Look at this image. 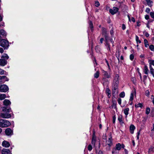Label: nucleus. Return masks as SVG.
I'll return each instance as SVG.
<instances>
[{"label":"nucleus","mask_w":154,"mask_h":154,"mask_svg":"<svg viewBox=\"0 0 154 154\" xmlns=\"http://www.w3.org/2000/svg\"><path fill=\"white\" fill-rule=\"evenodd\" d=\"M119 80V75L118 74H115L113 77L112 85V91L113 94H116L118 93Z\"/></svg>","instance_id":"1"},{"label":"nucleus","mask_w":154,"mask_h":154,"mask_svg":"<svg viewBox=\"0 0 154 154\" xmlns=\"http://www.w3.org/2000/svg\"><path fill=\"white\" fill-rule=\"evenodd\" d=\"M102 34L105 37V46L108 51L111 52L110 45L109 42L108 33L107 32L106 29L104 28H102Z\"/></svg>","instance_id":"2"},{"label":"nucleus","mask_w":154,"mask_h":154,"mask_svg":"<svg viewBox=\"0 0 154 154\" xmlns=\"http://www.w3.org/2000/svg\"><path fill=\"white\" fill-rule=\"evenodd\" d=\"M2 111L3 113L0 114V116L3 118L8 119L11 117V115L9 112H11V108H9L7 109L5 107L2 108Z\"/></svg>","instance_id":"3"},{"label":"nucleus","mask_w":154,"mask_h":154,"mask_svg":"<svg viewBox=\"0 0 154 154\" xmlns=\"http://www.w3.org/2000/svg\"><path fill=\"white\" fill-rule=\"evenodd\" d=\"M9 57L6 54H4L2 56L1 59H0V65L4 66L7 63V60Z\"/></svg>","instance_id":"4"},{"label":"nucleus","mask_w":154,"mask_h":154,"mask_svg":"<svg viewBox=\"0 0 154 154\" xmlns=\"http://www.w3.org/2000/svg\"><path fill=\"white\" fill-rule=\"evenodd\" d=\"M11 125V123L6 120L0 119V127L2 128L6 127Z\"/></svg>","instance_id":"5"},{"label":"nucleus","mask_w":154,"mask_h":154,"mask_svg":"<svg viewBox=\"0 0 154 154\" xmlns=\"http://www.w3.org/2000/svg\"><path fill=\"white\" fill-rule=\"evenodd\" d=\"M0 46L7 49L9 46V42L6 39H1L0 40Z\"/></svg>","instance_id":"6"},{"label":"nucleus","mask_w":154,"mask_h":154,"mask_svg":"<svg viewBox=\"0 0 154 154\" xmlns=\"http://www.w3.org/2000/svg\"><path fill=\"white\" fill-rule=\"evenodd\" d=\"M125 145L123 144H121L119 143H117L116 145V147L114 148L112 151V154H114L116 150H121L122 148H124L125 147Z\"/></svg>","instance_id":"7"},{"label":"nucleus","mask_w":154,"mask_h":154,"mask_svg":"<svg viewBox=\"0 0 154 154\" xmlns=\"http://www.w3.org/2000/svg\"><path fill=\"white\" fill-rule=\"evenodd\" d=\"M102 75L103 76V80L105 81H106V79L110 78L111 77V75L109 74L108 72L104 70H102Z\"/></svg>","instance_id":"8"},{"label":"nucleus","mask_w":154,"mask_h":154,"mask_svg":"<svg viewBox=\"0 0 154 154\" xmlns=\"http://www.w3.org/2000/svg\"><path fill=\"white\" fill-rule=\"evenodd\" d=\"M8 90V86L5 85H2L0 86V91L1 92H6Z\"/></svg>","instance_id":"9"},{"label":"nucleus","mask_w":154,"mask_h":154,"mask_svg":"<svg viewBox=\"0 0 154 154\" xmlns=\"http://www.w3.org/2000/svg\"><path fill=\"white\" fill-rule=\"evenodd\" d=\"M118 8L113 7L112 9H110L109 10L110 13L112 15L116 14L119 11Z\"/></svg>","instance_id":"10"},{"label":"nucleus","mask_w":154,"mask_h":154,"mask_svg":"<svg viewBox=\"0 0 154 154\" xmlns=\"http://www.w3.org/2000/svg\"><path fill=\"white\" fill-rule=\"evenodd\" d=\"M5 133L8 136H11L13 134V131L10 128H7L5 130Z\"/></svg>","instance_id":"11"},{"label":"nucleus","mask_w":154,"mask_h":154,"mask_svg":"<svg viewBox=\"0 0 154 154\" xmlns=\"http://www.w3.org/2000/svg\"><path fill=\"white\" fill-rule=\"evenodd\" d=\"M8 79L5 76H0V83H4L6 81H8Z\"/></svg>","instance_id":"12"},{"label":"nucleus","mask_w":154,"mask_h":154,"mask_svg":"<svg viewBox=\"0 0 154 154\" xmlns=\"http://www.w3.org/2000/svg\"><path fill=\"white\" fill-rule=\"evenodd\" d=\"M2 154H10L11 151L8 149H3L1 151Z\"/></svg>","instance_id":"13"},{"label":"nucleus","mask_w":154,"mask_h":154,"mask_svg":"<svg viewBox=\"0 0 154 154\" xmlns=\"http://www.w3.org/2000/svg\"><path fill=\"white\" fill-rule=\"evenodd\" d=\"M2 146L5 147H8L10 146L9 143L5 140L2 142Z\"/></svg>","instance_id":"14"},{"label":"nucleus","mask_w":154,"mask_h":154,"mask_svg":"<svg viewBox=\"0 0 154 154\" xmlns=\"http://www.w3.org/2000/svg\"><path fill=\"white\" fill-rule=\"evenodd\" d=\"M135 129V127L133 125H131L130 126V131L131 134H133L134 133V131Z\"/></svg>","instance_id":"15"},{"label":"nucleus","mask_w":154,"mask_h":154,"mask_svg":"<svg viewBox=\"0 0 154 154\" xmlns=\"http://www.w3.org/2000/svg\"><path fill=\"white\" fill-rule=\"evenodd\" d=\"M143 72L146 75H148L149 73V70L147 66L146 65H145L144 66L143 69Z\"/></svg>","instance_id":"16"},{"label":"nucleus","mask_w":154,"mask_h":154,"mask_svg":"<svg viewBox=\"0 0 154 154\" xmlns=\"http://www.w3.org/2000/svg\"><path fill=\"white\" fill-rule=\"evenodd\" d=\"M112 138L111 137L109 138L108 140L106 141L107 144L109 146H111L112 145Z\"/></svg>","instance_id":"17"},{"label":"nucleus","mask_w":154,"mask_h":154,"mask_svg":"<svg viewBox=\"0 0 154 154\" xmlns=\"http://www.w3.org/2000/svg\"><path fill=\"white\" fill-rule=\"evenodd\" d=\"M3 104L5 105L8 106L11 104V102L8 100L5 99L3 101Z\"/></svg>","instance_id":"18"},{"label":"nucleus","mask_w":154,"mask_h":154,"mask_svg":"<svg viewBox=\"0 0 154 154\" xmlns=\"http://www.w3.org/2000/svg\"><path fill=\"white\" fill-rule=\"evenodd\" d=\"M147 5L149 7H151L152 6L153 2L151 0H145Z\"/></svg>","instance_id":"19"},{"label":"nucleus","mask_w":154,"mask_h":154,"mask_svg":"<svg viewBox=\"0 0 154 154\" xmlns=\"http://www.w3.org/2000/svg\"><path fill=\"white\" fill-rule=\"evenodd\" d=\"M150 72L151 74L152 75L154 78V69L153 68L152 66L151 65H149Z\"/></svg>","instance_id":"20"},{"label":"nucleus","mask_w":154,"mask_h":154,"mask_svg":"<svg viewBox=\"0 0 154 154\" xmlns=\"http://www.w3.org/2000/svg\"><path fill=\"white\" fill-rule=\"evenodd\" d=\"M89 27L91 29V31H93V26L92 22L90 21L89 22Z\"/></svg>","instance_id":"21"},{"label":"nucleus","mask_w":154,"mask_h":154,"mask_svg":"<svg viewBox=\"0 0 154 154\" xmlns=\"http://www.w3.org/2000/svg\"><path fill=\"white\" fill-rule=\"evenodd\" d=\"M0 33L1 34V35L4 36H6L7 35L6 32L3 29H1L0 30Z\"/></svg>","instance_id":"22"},{"label":"nucleus","mask_w":154,"mask_h":154,"mask_svg":"<svg viewBox=\"0 0 154 154\" xmlns=\"http://www.w3.org/2000/svg\"><path fill=\"white\" fill-rule=\"evenodd\" d=\"M122 116L121 115H119L118 116V120L119 121V122L121 124H122L123 123L122 121Z\"/></svg>","instance_id":"23"},{"label":"nucleus","mask_w":154,"mask_h":154,"mask_svg":"<svg viewBox=\"0 0 154 154\" xmlns=\"http://www.w3.org/2000/svg\"><path fill=\"white\" fill-rule=\"evenodd\" d=\"M129 111V109L128 108H127L124 110V113L126 115V117L128 114V111Z\"/></svg>","instance_id":"24"},{"label":"nucleus","mask_w":154,"mask_h":154,"mask_svg":"<svg viewBox=\"0 0 154 154\" xmlns=\"http://www.w3.org/2000/svg\"><path fill=\"white\" fill-rule=\"evenodd\" d=\"M154 147L153 146H151L149 149L148 152L150 154H152V153L154 152L153 151Z\"/></svg>","instance_id":"25"},{"label":"nucleus","mask_w":154,"mask_h":154,"mask_svg":"<svg viewBox=\"0 0 154 154\" xmlns=\"http://www.w3.org/2000/svg\"><path fill=\"white\" fill-rule=\"evenodd\" d=\"M95 142H96V138H95V137L94 136V135L93 134V137H92V138L91 143L93 145H95Z\"/></svg>","instance_id":"26"},{"label":"nucleus","mask_w":154,"mask_h":154,"mask_svg":"<svg viewBox=\"0 0 154 154\" xmlns=\"http://www.w3.org/2000/svg\"><path fill=\"white\" fill-rule=\"evenodd\" d=\"M143 106V104L141 103H140L137 104H136L135 105V107L136 108L140 107L142 108Z\"/></svg>","instance_id":"27"},{"label":"nucleus","mask_w":154,"mask_h":154,"mask_svg":"<svg viewBox=\"0 0 154 154\" xmlns=\"http://www.w3.org/2000/svg\"><path fill=\"white\" fill-rule=\"evenodd\" d=\"M6 97V95L5 94H0V100H4Z\"/></svg>","instance_id":"28"},{"label":"nucleus","mask_w":154,"mask_h":154,"mask_svg":"<svg viewBox=\"0 0 154 154\" xmlns=\"http://www.w3.org/2000/svg\"><path fill=\"white\" fill-rule=\"evenodd\" d=\"M100 73L98 71H97V72L94 74V76L95 78H98L99 76Z\"/></svg>","instance_id":"29"},{"label":"nucleus","mask_w":154,"mask_h":154,"mask_svg":"<svg viewBox=\"0 0 154 154\" xmlns=\"http://www.w3.org/2000/svg\"><path fill=\"white\" fill-rule=\"evenodd\" d=\"M148 62L149 63V65L152 66V65L154 66V60H149Z\"/></svg>","instance_id":"30"},{"label":"nucleus","mask_w":154,"mask_h":154,"mask_svg":"<svg viewBox=\"0 0 154 154\" xmlns=\"http://www.w3.org/2000/svg\"><path fill=\"white\" fill-rule=\"evenodd\" d=\"M144 42L145 47L146 48L147 47L149 46V44L147 40L146 39H145L144 40Z\"/></svg>","instance_id":"31"},{"label":"nucleus","mask_w":154,"mask_h":154,"mask_svg":"<svg viewBox=\"0 0 154 154\" xmlns=\"http://www.w3.org/2000/svg\"><path fill=\"white\" fill-rule=\"evenodd\" d=\"M136 41L137 44L140 43L141 42V41L139 39V37L136 35Z\"/></svg>","instance_id":"32"},{"label":"nucleus","mask_w":154,"mask_h":154,"mask_svg":"<svg viewBox=\"0 0 154 154\" xmlns=\"http://www.w3.org/2000/svg\"><path fill=\"white\" fill-rule=\"evenodd\" d=\"M134 98V93L132 92L131 93L130 96V98L129 99L130 101H132Z\"/></svg>","instance_id":"33"},{"label":"nucleus","mask_w":154,"mask_h":154,"mask_svg":"<svg viewBox=\"0 0 154 154\" xmlns=\"http://www.w3.org/2000/svg\"><path fill=\"white\" fill-rule=\"evenodd\" d=\"M150 109L149 107H147L146 110V113L147 115H148L150 113Z\"/></svg>","instance_id":"34"},{"label":"nucleus","mask_w":154,"mask_h":154,"mask_svg":"<svg viewBox=\"0 0 154 154\" xmlns=\"http://www.w3.org/2000/svg\"><path fill=\"white\" fill-rule=\"evenodd\" d=\"M125 94L124 92H122L120 94L119 96L123 98L125 97Z\"/></svg>","instance_id":"35"},{"label":"nucleus","mask_w":154,"mask_h":154,"mask_svg":"<svg viewBox=\"0 0 154 154\" xmlns=\"http://www.w3.org/2000/svg\"><path fill=\"white\" fill-rule=\"evenodd\" d=\"M150 49L152 51H154V46L153 45H150L149 46Z\"/></svg>","instance_id":"36"},{"label":"nucleus","mask_w":154,"mask_h":154,"mask_svg":"<svg viewBox=\"0 0 154 154\" xmlns=\"http://www.w3.org/2000/svg\"><path fill=\"white\" fill-rule=\"evenodd\" d=\"M109 42H110L112 44V46H114V45H113V43H114V42L113 41V39L112 38H109Z\"/></svg>","instance_id":"37"},{"label":"nucleus","mask_w":154,"mask_h":154,"mask_svg":"<svg viewBox=\"0 0 154 154\" xmlns=\"http://www.w3.org/2000/svg\"><path fill=\"white\" fill-rule=\"evenodd\" d=\"M134 57V55L133 54H131L130 56V59L131 60H133Z\"/></svg>","instance_id":"38"},{"label":"nucleus","mask_w":154,"mask_h":154,"mask_svg":"<svg viewBox=\"0 0 154 154\" xmlns=\"http://www.w3.org/2000/svg\"><path fill=\"white\" fill-rule=\"evenodd\" d=\"M95 4V6L96 7H98L100 5V4L98 1H96Z\"/></svg>","instance_id":"39"},{"label":"nucleus","mask_w":154,"mask_h":154,"mask_svg":"<svg viewBox=\"0 0 154 154\" xmlns=\"http://www.w3.org/2000/svg\"><path fill=\"white\" fill-rule=\"evenodd\" d=\"M150 15L152 18H154V12H151L150 13Z\"/></svg>","instance_id":"40"},{"label":"nucleus","mask_w":154,"mask_h":154,"mask_svg":"<svg viewBox=\"0 0 154 154\" xmlns=\"http://www.w3.org/2000/svg\"><path fill=\"white\" fill-rule=\"evenodd\" d=\"M92 149V146L91 145H89L88 147V149L89 151H91Z\"/></svg>","instance_id":"41"},{"label":"nucleus","mask_w":154,"mask_h":154,"mask_svg":"<svg viewBox=\"0 0 154 154\" xmlns=\"http://www.w3.org/2000/svg\"><path fill=\"white\" fill-rule=\"evenodd\" d=\"M5 71L0 69V74L3 75L4 74Z\"/></svg>","instance_id":"42"},{"label":"nucleus","mask_w":154,"mask_h":154,"mask_svg":"<svg viewBox=\"0 0 154 154\" xmlns=\"http://www.w3.org/2000/svg\"><path fill=\"white\" fill-rule=\"evenodd\" d=\"M145 95L147 96H149V91L146 90L145 91Z\"/></svg>","instance_id":"43"},{"label":"nucleus","mask_w":154,"mask_h":154,"mask_svg":"<svg viewBox=\"0 0 154 154\" xmlns=\"http://www.w3.org/2000/svg\"><path fill=\"white\" fill-rule=\"evenodd\" d=\"M110 91L109 89V88H107L106 89V92L108 94V96H109V95L110 94Z\"/></svg>","instance_id":"44"},{"label":"nucleus","mask_w":154,"mask_h":154,"mask_svg":"<svg viewBox=\"0 0 154 154\" xmlns=\"http://www.w3.org/2000/svg\"><path fill=\"white\" fill-rule=\"evenodd\" d=\"M117 101H118V103H119V104L120 105H121V103H122L121 99L120 98H119L118 99Z\"/></svg>","instance_id":"45"},{"label":"nucleus","mask_w":154,"mask_h":154,"mask_svg":"<svg viewBox=\"0 0 154 154\" xmlns=\"http://www.w3.org/2000/svg\"><path fill=\"white\" fill-rule=\"evenodd\" d=\"M150 9L149 8H147L146 9V12L147 13H149V12H150Z\"/></svg>","instance_id":"46"},{"label":"nucleus","mask_w":154,"mask_h":154,"mask_svg":"<svg viewBox=\"0 0 154 154\" xmlns=\"http://www.w3.org/2000/svg\"><path fill=\"white\" fill-rule=\"evenodd\" d=\"M145 18L146 20H148L149 19V15H146L145 16Z\"/></svg>","instance_id":"47"},{"label":"nucleus","mask_w":154,"mask_h":154,"mask_svg":"<svg viewBox=\"0 0 154 154\" xmlns=\"http://www.w3.org/2000/svg\"><path fill=\"white\" fill-rule=\"evenodd\" d=\"M2 20V17L1 15H0V21H1ZM4 23H3V24H0V27L1 26H3V24H4Z\"/></svg>","instance_id":"48"},{"label":"nucleus","mask_w":154,"mask_h":154,"mask_svg":"<svg viewBox=\"0 0 154 154\" xmlns=\"http://www.w3.org/2000/svg\"><path fill=\"white\" fill-rule=\"evenodd\" d=\"M137 140H138L139 139V135H140V131L138 132L137 133Z\"/></svg>","instance_id":"49"},{"label":"nucleus","mask_w":154,"mask_h":154,"mask_svg":"<svg viewBox=\"0 0 154 154\" xmlns=\"http://www.w3.org/2000/svg\"><path fill=\"white\" fill-rule=\"evenodd\" d=\"M125 28H126V26H125V24H122V29L125 30Z\"/></svg>","instance_id":"50"},{"label":"nucleus","mask_w":154,"mask_h":154,"mask_svg":"<svg viewBox=\"0 0 154 154\" xmlns=\"http://www.w3.org/2000/svg\"><path fill=\"white\" fill-rule=\"evenodd\" d=\"M145 35L147 37H148L149 35V33L148 32H145Z\"/></svg>","instance_id":"51"},{"label":"nucleus","mask_w":154,"mask_h":154,"mask_svg":"<svg viewBox=\"0 0 154 154\" xmlns=\"http://www.w3.org/2000/svg\"><path fill=\"white\" fill-rule=\"evenodd\" d=\"M4 52V50L2 48H0V53H3Z\"/></svg>","instance_id":"52"},{"label":"nucleus","mask_w":154,"mask_h":154,"mask_svg":"<svg viewBox=\"0 0 154 154\" xmlns=\"http://www.w3.org/2000/svg\"><path fill=\"white\" fill-rule=\"evenodd\" d=\"M116 120V117L115 116H113V123H114L115 122Z\"/></svg>","instance_id":"53"},{"label":"nucleus","mask_w":154,"mask_h":154,"mask_svg":"<svg viewBox=\"0 0 154 154\" xmlns=\"http://www.w3.org/2000/svg\"><path fill=\"white\" fill-rule=\"evenodd\" d=\"M131 20L132 22H135V19L133 17H132L131 18Z\"/></svg>","instance_id":"54"},{"label":"nucleus","mask_w":154,"mask_h":154,"mask_svg":"<svg viewBox=\"0 0 154 154\" xmlns=\"http://www.w3.org/2000/svg\"><path fill=\"white\" fill-rule=\"evenodd\" d=\"M113 33V31L112 29H111L110 31V34L111 35H112Z\"/></svg>","instance_id":"55"},{"label":"nucleus","mask_w":154,"mask_h":154,"mask_svg":"<svg viewBox=\"0 0 154 154\" xmlns=\"http://www.w3.org/2000/svg\"><path fill=\"white\" fill-rule=\"evenodd\" d=\"M124 151L125 154H128V151L126 149H124Z\"/></svg>","instance_id":"56"},{"label":"nucleus","mask_w":154,"mask_h":154,"mask_svg":"<svg viewBox=\"0 0 154 154\" xmlns=\"http://www.w3.org/2000/svg\"><path fill=\"white\" fill-rule=\"evenodd\" d=\"M103 40H104V39L103 38H101L100 40V42L101 43H102Z\"/></svg>","instance_id":"57"},{"label":"nucleus","mask_w":154,"mask_h":154,"mask_svg":"<svg viewBox=\"0 0 154 154\" xmlns=\"http://www.w3.org/2000/svg\"><path fill=\"white\" fill-rule=\"evenodd\" d=\"M106 63L107 64V65L109 68V63H108V61L107 60H106Z\"/></svg>","instance_id":"58"},{"label":"nucleus","mask_w":154,"mask_h":154,"mask_svg":"<svg viewBox=\"0 0 154 154\" xmlns=\"http://www.w3.org/2000/svg\"><path fill=\"white\" fill-rule=\"evenodd\" d=\"M140 57L141 58H144V54H141L140 55Z\"/></svg>","instance_id":"59"},{"label":"nucleus","mask_w":154,"mask_h":154,"mask_svg":"<svg viewBox=\"0 0 154 154\" xmlns=\"http://www.w3.org/2000/svg\"><path fill=\"white\" fill-rule=\"evenodd\" d=\"M98 154H103V152L101 150H99L98 152Z\"/></svg>","instance_id":"60"},{"label":"nucleus","mask_w":154,"mask_h":154,"mask_svg":"<svg viewBox=\"0 0 154 154\" xmlns=\"http://www.w3.org/2000/svg\"><path fill=\"white\" fill-rule=\"evenodd\" d=\"M94 64H95V63L96 64V65H97V63L96 62V61L95 59H94Z\"/></svg>","instance_id":"61"},{"label":"nucleus","mask_w":154,"mask_h":154,"mask_svg":"<svg viewBox=\"0 0 154 154\" xmlns=\"http://www.w3.org/2000/svg\"><path fill=\"white\" fill-rule=\"evenodd\" d=\"M132 143H133V145L134 146L135 145V142L134 140H132Z\"/></svg>","instance_id":"62"},{"label":"nucleus","mask_w":154,"mask_h":154,"mask_svg":"<svg viewBox=\"0 0 154 154\" xmlns=\"http://www.w3.org/2000/svg\"><path fill=\"white\" fill-rule=\"evenodd\" d=\"M128 18L129 20L130 21H131V20H130V16L129 15H128Z\"/></svg>","instance_id":"63"},{"label":"nucleus","mask_w":154,"mask_h":154,"mask_svg":"<svg viewBox=\"0 0 154 154\" xmlns=\"http://www.w3.org/2000/svg\"><path fill=\"white\" fill-rule=\"evenodd\" d=\"M152 131H154V123L153 124V128L152 130Z\"/></svg>","instance_id":"64"}]
</instances>
